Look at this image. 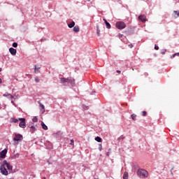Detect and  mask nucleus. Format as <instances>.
<instances>
[{
  "label": "nucleus",
  "mask_w": 179,
  "mask_h": 179,
  "mask_svg": "<svg viewBox=\"0 0 179 179\" xmlns=\"http://www.w3.org/2000/svg\"><path fill=\"white\" fill-rule=\"evenodd\" d=\"M147 114H148V113L146 111H143V117L146 116Z\"/></svg>",
  "instance_id": "nucleus-29"
},
{
  "label": "nucleus",
  "mask_w": 179,
  "mask_h": 179,
  "mask_svg": "<svg viewBox=\"0 0 179 179\" xmlns=\"http://www.w3.org/2000/svg\"><path fill=\"white\" fill-rule=\"evenodd\" d=\"M41 108L43 110H44V105L41 104Z\"/></svg>",
  "instance_id": "nucleus-33"
},
{
  "label": "nucleus",
  "mask_w": 179,
  "mask_h": 179,
  "mask_svg": "<svg viewBox=\"0 0 179 179\" xmlns=\"http://www.w3.org/2000/svg\"><path fill=\"white\" fill-rule=\"evenodd\" d=\"M41 125L43 129H44L45 131H47V129H48V127H47V125H45V124L43 123V122H41Z\"/></svg>",
  "instance_id": "nucleus-13"
},
{
  "label": "nucleus",
  "mask_w": 179,
  "mask_h": 179,
  "mask_svg": "<svg viewBox=\"0 0 179 179\" xmlns=\"http://www.w3.org/2000/svg\"><path fill=\"white\" fill-rule=\"evenodd\" d=\"M103 20H104V22H105V23H106V24L107 29H111V24H110L108 23V22H107V20L103 19Z\"/></svg>",
  "instance_id": "nucleus-14"
},
{
  "label": "nucleus",
  "mask_w": 179,
  "mask_h": 179,
  "mask_svg": "<svg viewBox=\"0 0 179 179\" xmlns=\"http://www.w3.org/2000/svg\"><path fill=\"white\" fill-rule=\"evenodd\" d=\"M129 48H132V47H134V45L129 44Z\"/></svg>",
  "instance_id": "nucleus-32"
},
{
  "label": "nucleus",
  "mask_w": 179,
  "mask_h": 179,
  "mask_svg": "<svg viewBox=\"0 0 179 179\" xmlns=\"http://www.w3.org/2000/svg\"><path fill=\"white\" fill-rule=\"evenodd\" d=\"M30 128H31V129H32V131H31L32 133L34 132V131H36V127H34V126H31Z\"/></svg>",
  "instance_id": "nucleus-24"
},
{
  "label": "nucleus",
  "mask_w": 179,
  "mask_h": 179,
  "mask_svg": "<svg viewBox=\"0 0 179 179\" xmlns=\"http://www.w3.org/2000/svg\"><path fill=\"white\" fill-rule=\"evenodd\" d=\"M1 71H2V69H1V68H0V72H1Z\"/></svg>",
  "instance_id": "nucleus-39"
},
{
  "label": "nucleus",
  "mask_w": 179,
  "mask_h": 179,
  "mask_svg": "<svg viewBox=\"0 0 179 179\" xmlns=\"http://www.w3.org/2000/svg\"><path fill=\"white\" fill-rule=\"evenodd\" d=\"M138 20H141L143 23H145L146 20V15H141L138 16Z\"/></svg>",
  "instance_id": "nucleus-9"
},
{
  "label": "nucleus",
  "mask_w": 179,
  "mask_h": 179,
  "mask_svg": "<svg viewBox=\"0 0 179 179\" xmlns=\"http://www.w3.org/2000/svg\"><path fill=\"white\" fill-rule=\"evenodd\" d=\"M0 83H2V79L0 78Z\"/></svg>",
  "instance_id": "nucleus-37"
},
{
  "label": "nucleus",
  "mask_w": 179,
  "mask_h": 179,
  "mask_svg": "<svg viewBox=\"0 0 179 179\" xmlns=\"http://www.w3.org/2000/svg\"><path fill=\"white\" fill-rule=\"evenodd\" d=\"M117 73H121V71L117 70Z\"/></svg>",
  "instance_id": "nucleus-36"
},
{
  "label": "nucleus",
  "mask_w": 179,
  "mask_h": 179,
  "mask_svg": "<svg viewBox=\"0 0 179 179\" xmlns=\"http://www.w3.org/2000/svg\"><path fill=\"white\" fill-rule=\"evenodd\" d=\"M116 27L118 30H122L127 27V24L124 22H116Z\"/></svg>",
  "instance_id": "nucleus-3"
},
{
  "label": "nucleus",
  "mask_w": 179,
  "mask_h": 179,
  "mask_svg": "<svg viewBox=\"0 0 179 179\" xmlns=\"http://www.w3.org/2000/svg\"><path fill=\"white\" fill-rule=\"evenodd\" d=\"M106 155H107L108 156H110V154H108V152H107Z\"/></svg>",
  "instance_id": "nucleus-38"
},
{
  "label": "nucleus",
  "mask_w": 179,
  "mask_h": 179,
  "mask_svg": "<svg viewBox=\"0 0 179 179\" xmlns=\"http://www.w3.org/2000/svg\"><path fill=\"white\" fill-rule=\"evenodd\" d=\"M155 50H159V47L157 46V45H155Z\"/></svg>",
  "instance_id": "nucleus-31"
},
{
  "label": "nucleus",
  "mask_w": 179,
  "mask_h": 179,
  "mask_svg": "<svg viewBox=\"0 0 179 179\" xmlns=\"http://www.w3.org/2000/svg\"><path fill=\"white\" fill-rule=\"evenodd\" d=\"M32 121H33V122H37V121H38V119L37 118V117H34L32 119Z\"/></svg>",
  "instance_id": "nucleus-22"
},
{
  "label": "nucleus",
  "mask_w": 179,
  "mask_h": 179,
  "mask_svg": "<svg viewBox=\"0 0 179 179\" xmlns=\"http://www.w3.org/2000/svg\"><path fill=\"white\" fill-rule=\"evenodd\" d=\"M137 176L140 178H148L149 177V173L145 169H140L137 171Z\"/></svg>",
  "instance_id": "nucleus-2"
},
{
  "label": "nucleus",
  "mask_w": 179,
  "mask_h": 179,
  "mask_svg": "<svg viewBox=\"0 0 179 179\" xmlns=\"http://www.w3.org/2000/svg\"><path fill=\"white\" fill-rule=\"evenodd\" d=\"M176 53L175 54H173V55H172L171 56V59H173V58H176Z\"/></svg>",
  "instance_id": "nucleus-27"
},
{
  "label": "nucleus",
  "mask_w": 179,
  "mask_h": 179,
  "mask_svg": "<svg viewBox=\"0 0 179 179\" xmlns=\"http://www.w3.org/2000/svg\"><path fill=\"white\" fill-rule=\"evenodd\" d=\"M13 47H14V48H16L17 47V43H13Z\"/></svg>",
  "instance_id": "nucleus-25"
},
{
  "label": "nucleus",
  "mask_w": 179,
  "mask_h": 179,
  "mask_svg": "<svg viewBox=\"0 0 179 179\" xmlns=\"http://www.w3.org/2000/svg\"><path fill=\"white\" fill-rule=\"evenodd\" d=\"M166 52H167V50H166V49H164L161 51L162 55H164V54H166Z\"/></svg>",
  "instance_id": "nucleus-19"
},
{
  "label": "nucleus",
  "mask_w": 179,
  "mask_h": 179,
  "mask_svg": "<svg viewBox=\"0 0 179 179\" xmlns=\"http://www.w3.org/2000/svg\"><path fill=\"white\" fill-rule=\"evenodd\" d=\"M128 172H124L123 174V179H128L129 178Z\"/></svg>",
  "instance_id": "nucleus-18"
},
{
  "label": "nucleus",
  "mask_w": 179,
  "mask_h": 179,
  "mask_svg": "<svg viewBox=\"0 0 179 179\" xmlns=\"http://www.w3.org/2000/svg\"><path fill=\"white\" fill-rule=\"evenodd\" d=\"M40 69H41L40 67L37 68V66L34 65V72H35V73H40Z\"/></svg>",
  "instance_id": "nucleus-12"
},
{
  "label": "nucleus",
  "mask_w": 179,
  "mask_h": 179,
  "mask_svg": "<svg viewBox=\"0 0 179 179\" xmlns=\"http://www.w3.org/2000/svg\"><path fill=\"white\" fill-rule=\"evenodd\" d=\"M95 179H99V178H95Z\"/></svg>",
  "instance_id": "nucleus-42"
},
{
  "label": "nucleus",
  "mask_w": 179,
  "mask_h": 179,
  "mask_svg": "<svg viewBox=\"0 0 179 179\" xmlns=\"http://www.w3.org/2000/svg\"><path fill=\"white\" fill-rule=\"evenodd\" d=\"M122 36H123L122 34H119V38H121L122 37Z\"/></svg>",
  "instance_id": "nucleus-34"
},
{
  "label": "nucleus",
  "mask_w": 179,
  "mask_h": 179,
  "mask_svg": "<svg viewBox=\"0 0 179 179\" xmlns=\"http://www.w3.org/2000/svg\"><path fill=\"white\" fill-rule=\"evenodd\" d=\"M43 179H45V178H43Z\"/></svg>",
  "instance_id": "nucleus-40"
},
{
  "label": "nucleus",
  "mask_w": 179,
  "mask_h": 179,
  "mask_svg": "<svg viewBox=\"0 0 179 179\" xmlns=\"http://www.w3.org/2000/svg\"><path fill=\"white\" fill-rule=\"evenodd\" d=\"M23 139V136L22 134H15V138H13V141H16L18 142V141H22Z\"/></svg>",
  "instance_id": "nucleus-8"
},
{
  "label": "nucleus",
  "mask_w": 179,
  "mask_h": 179,
  "mask_svg": "<svg viewBox=\"0 0 179 179\" xmlns=\"http://www.w3.org/2000/svg\"><path fill=\"white\" fill-rule=\"evenodd\" d=\"M3 163V166H6L8 170H12V166H10V164H9L6 160H4Z\"/></svg>",
  "instance_id": "nucleus-10"
},
{
  "label": "nucleus",
  "mask_w": 179,
  "mask_h": 179,
  "mask_svg": "<svg viewBox=\"0 0 179 179\" xmlns=\"http://www.w3.org/2000/svg\"><path fill=\"white\" fill-rule=\"evenodd\" d=\"M175 55L179 57V52L175 53Z\"/></svg>",
  "instance_id": "nucleus-35"
},
{
  "label": "nucleus",
  "mask_w": 179,
  "mask_h": 179,
  "mask_svg": "<svg viewBox=\"0 0 179 179\" xmlns=\"http://www.w3.org/2000/svg\"><path fill=\"white\" fill-rule=\"evenodd\" d=\"M9 52H10L11 55H16V52H17L16 49H15L13 48H10Z\"/></svg>",
  "instance_id": "nucleus-11"
},
{
  "label": "nucleus",
  "mask_w": 179,
  "mask_h": 179,
  "mask_svg": "<svg viewBox=\"0 0 179 179\" xmlns=\"http://www.w3.org/2000/svg\"><path fill=\"white\" fill-rule=\"evenodd\" d=\"M35 82H36L37 83H38V82H40V80L38 79V78H35Z\"/></svg>",
  "instance_id": "nucleus-28"
},
{
  "label": "nucleus",
  "mask_w": 179,
  "mask_h": 179,
  "mask_svg": "<svg viewBox=\"0 0 179 179\" xmlns=\"http://www.w3.org/2000/svg\"><path fill=\"white\" fill-rule=\"evenodd\" d=\"M69 29H72V27H75V22L72 21L70 24H68Z\"/></svg>",
  "instance_id": "nucleus-16"
},
{
  "label": "nucleus",
  "mask_w": 179,
  "mask_h": 179,
  "mask_svg": "<svg viewBox=\"0 0 179 179\" xmlns=\"http://www.w3.org/2000/svg\"><path fill=\"white\" fill-rule=\"evenodd\" d=\"M131 118H132V120H134V121H136V115H135V114L131 115Z\"/></svg>",
  "instance_id": "nucleus-21"
},
{
  "label": "nucleus",
  "mask_w": 179,
  "mask_h": 179,
  "mask_svg": "<svg viewBox=\"0 0 179 179\" xmlns=\"http://www.w3.org/2000/svg\"><path fill=\"white\" fill-rule=\"evenodd\" d=\"M95 141H96V142H101V138L97 136L95 138Z\"/></svg>",
  "instance_id": "nucleus-20"
},
{
  "label": "nucleus",
  "mask_w": 179,
  "mask_h": 179,
  "mask_svg": "<svg viewBox=\"0 0 179 179\" xmlns=\"http://www.w3.org/2000/svg\"><path fill=\"white\" fill-rule=\"evenodd\" d=\"M19 121H20L19 124V127L20 128H26V119L25 118H19Z\"/></svg>",
  "instance_id": "nucleus-4"
},
{
  "label": "nucleus",
  "mask_w": 179,
  "mask_h": 179,
  "mask_svg": "<svg viewBox=\"0 0 179 179\" xmlns=\"http://www.w3.org/2000/svg\"><path fill=\"white\" fill-rule=\"evenodd\" d=\"M73 31H75V33H78L80 30L79 26L76 25V27H73Z\"/></svg>",
  "instance_id": "nucleus-15"
},
{
  "label": "nucleus",
  "mask_w": 179,
  "mask_h": 179,
  "mask_svg": "<svg viewBox=\"0 0 179 179\" xmlns=\"http://www.w3.org/2000/svg\"><path fill=\"white\" fill-rule=\"evenodd\" d=\"M10 122H14L15 124L19 122V119H15V118H11L10 119Z\"/></svg>",
  "instance_id": "nucleus-17"
},
{
  "label": "nucleus",
  "mask_w": 179,
  "mask_h": 179,
  "mask_svg": "<svg viewBox=\"0 0 179 179\" xmlns=\"http://www.w3.org/2000/svg\"><path fill=\"white\" fill-rule=\"evenodd\" d=\"M88 1H90V0H87Z\"/></svg>",
  "instance_id": "nucleus-41"
},
{
  "label": "nucleus",
  "mask_w": 179,
  "mask_h": 179,
  "mask_svg": "<svg viewBox=\"0 0 179 179\" xmlns=\"http://www.w3.org/2000/svg\"><path fill=\"white\" fill-rule=\"evenodd\" d=\"M6 153H8V149H4L0 152L1 159H5V157H6Z\"/></svg>",
  "instance_id": "nucleus-6"
},
{
  "label": "nucleus",
  "mask_w": 179,
  "mask_h": 179,
  "mask_svg": "<svg viewBox=\"0 0 179 179\" xmlns=\"http://www.w3.org/2000/svg\"><path fill=\"white\" fill-rule=\"evenodd\" d=\"M73 143H74L73 139L71 140V141H70V145H71L72 146H73Z\"/></svg>",
  "instance_id": "nucleus-26"
},
{
  "label": "nucleus",
  "mask_w": 179,
  "mask_h": 179,
  "mask_svg": "<svg viewBox=\"0 0 179 179\" xmlns=\"http://www.w3.org/2000/svg\"><path fill=\"white\" fill-rule=\"evenodd\" d=\"M3 97H7V99H10L12 101H11V103L13 104V96L8 92H6L3 95Z\"/></svg>",
  "instance_id": "nucleus-7"
},
{
  "label": "nucleus",
  "mask_w": 179,
  "mask_h": 179,
  "mask_svg": "<svg viewBox=\"0 0 179 179\" xmlns=\"http://www.w3.org/2000/svg\"><path fill=\"white\" fill-rule=\"evenodd\" d=\"M96 33L98 36H100V29H99V27H96Z\"/></svg>",
  "instance_id": "nucleus-23"
},
{
  "label": "nucleus",
  "mask_w": 179,
  "mask_h": 179,
  "mask_svg": "<svg viewBox=\"0 0 179 179\" xmlns=\"http://www.w3.org/2000/svg\"><path fill=\"white\" fill-rule=\"evenodd\" d=\"M0 171H1V174H3V176H8V170H6L5 165L1 166Z\"/></svg>",
  "instance_id": "nucleus-5"
},
{
  "label": "nucleus",
  "mask_w": 179,
  "mask_h": 179,
  "mask_svg": "<svg viewBox=\"0 0 179 179\" xmlns=\"http://www.w3.org/2000/svg\"><path fill=\"white\" fill-rule=\"evenodd\" d=\"M103 149V147L101 145V144L99 145V150H101Z\"/></svg>",
  "instance_id": "nucleus-30"
},
{
  "label": "nucleus",
  "mask_w": 179,
  "mask_h": 179,
  "mask_svg": "<svg viewBox=\"0 0 179 179\" xmlns=\"http://www.w3.org/2000/svg\"><path fill=\"white\" fill-rule=\"evenodd\" d=\"M60 83L65 86L66 83H70L71 86H75V78L72 77H69L67 78H60Z\"/></svg>",
  "instance_id": "nucleus-1"
}]
</instances>
